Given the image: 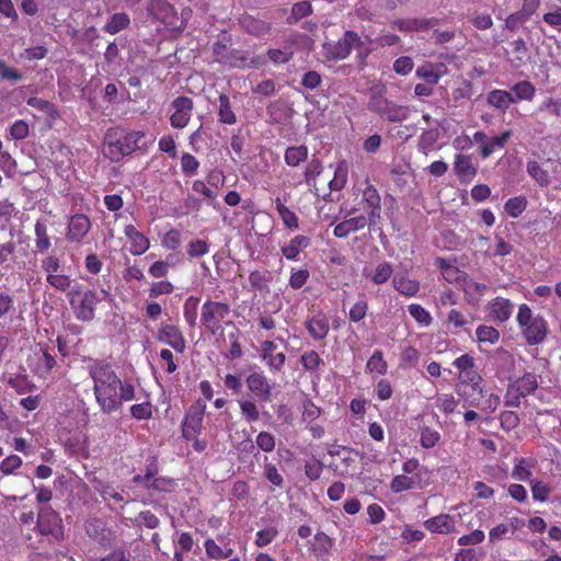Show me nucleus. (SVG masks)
Listing matches in <instances>:
<instances>
[{"label":"nucleus","instance_id":"24","mask_svg":"<svg viewBox=\"0 0 561 561\" xmlns=\"http://www.w3.org/2000/svg\"><path fill=\"white\" fill-rule=\"evenodd\" d=\"M514 305L510 299L496 297L488 305L490 317L500 323L506 322L513 313Z\"/></svg>","mask_w":561,"mask_h":561},{"label":"nucleus","instance_id":"43","mask_svg":"<svg viewBox=\"0 0 561 561\" xmlns=\"http://www.w3.org/2000/svg\"><path fill=\"white\" fill-rule=\"evenodd\" d=\"M512 91L514 92L515 103L518 101H533L536 95L535 85L528 80H522L516 82L512 87Z\"/></svg>","mask_w":561,"mask_h":561},{"label":"nucleus","instance_id":"63","mask_svg":"<svg viewBox=\"0 0 561 561\" xmlns=\"http://www.w3.org/2000/svg\"><path fill=\"white\" fill-rule=\"evenodd\" d=\"M392 274L393 268L391 263L382 262L377 265L374 274L371 275V280L377 285H381L388 282Z\"/></svg>","mask_w":561,"mask_h":561},{"label":"nucleus","instance_id":"15","mask_svg":"<svg viewBox=\"0 0 561 561\" xmlns=\"http://www.w3.org/2000/svg\"><path fill=\"white\" fill-rule=\"evenodd\" d=\"M91 220L84 214H75L69 218L66 238L69 242L81 243L91 230Z\"/></svg>","mask_w":561,"mask_h":561},{"label":"nucleus","instance_id":"51","mask_svg":"<svg viewBox=\"0 0 561 561\" xmlns=\"http://www.w3.org/2000/svg\"><path fill=\"white\" fill-rule=\"evenodd\" d=\"M198 304V297L190 296L188 298H186L183 306L184 319L186 323L192 328L196 325Z\"/></svg>","mask_w":561,"mask_h":561},{"label":"nucleus","instance_id":"7","mask_svg":"<svg viewBox=\"0 0 561 561\" xmlns=\"http://www.w3.org/2000/svg\"><path fill=\"white\" fill-rule=\"evenodd\" d=\"M35 528L38 535L49 543H58L64 539L65 529L60 515L50 507H43L37 514Z\"/></svg>","mask_w":561,"mask_h":561},{"label":"nucleus","instance_id":"25","mask_svg":"<svg viewBox=\"0 0 561 561\" xmlns=\"http://www.w3.org/2000/svg\"><path fill=\"white\" fill-rule=\"evenodd\" d=\"M424 527L433 534L448 535L455 531L456 522L449 514H439L426 519Z\"/></svg>","mask_w":561,"mask_h":561},{"label":"nucleus","instance_id":"33","mask_svg":"<svg viewBox=\"0 0 561 561\" xmlns=\"http://www.w3.org/2000/svg\"><path fill=\"white\" fill-rule=\"evenodd\" d=\"M435 266L440 270L443 277L448 283H456L459 286H461L462 276H467V273L460 271L458 267L454 266L449 261H447L444 257H436Z\"/></svg>","mask_w":561,"mask_h":561},{"label":"nucleus","instance_id":"48","mask_svg":"<svg viewBox=\"0 0 561 561\" xmlns=\"http://www.w3.org/2000/svg\"><path fill=\"white\" fill-rule=\"evenodd\" d=\"M527 173L540 186L549 184V174L538 161L531 160L527 162Z\"/></svg>","mask_w":561,"mask_h":561},{"label":"nucleus","instance_id":"39","mask_svg":"<svg viewBox=\"0 0 561 561\" xmlns=\"http://www.w3.org/2000/svg\"><path fill=\"white\" fill-rule=\"evenodd\" d=\"M347 174L348 168L346 162H341L336 165L333 178L330 179V176L327 175L323 179V183L328 184L331 191H340L346 184Z\"/></svg>","mask_w":561,"mask_h":561},{"label":"nucleus","instance_id":"44","mask_svg":"<svg viewBox=\"0 0 561 561\" xmlns=\"http://www.w3.org/2000/svg\"><path fill=\"white\" fill-rule=\"evenodd\" d=\"M276 210L284 224V226L290 230H295L299 227V220L297 215L290 210L279 197L275 199Z\"/></svg>","mask_w":561,"mask_h":561},{"label":"nucleus","instance_id":"14","mask_svg":"<svg viewBox=\"0 0 561 561\" xmlns=\"http://www.w3.org/2000/svg\"><path fill=\"white\" fill-rule=\"evenodd\" d=\"M245 383L250 392L263 403L272 399V386L262 370L253 371L248 375Z\"/></svg>","mask_w":561,"mask_h":561},{"label":"nucleus","instance_id":"26","mask_svg":"<svg viewBox=\"0 0 561 561\" xmlns=\"http://www.w3.org/2000/svg\"><path fill=\"white\" fill-rule=\"evenodd\" d=\"M363 210L371 220L375 217H379L380 214V196L377 190L373 185H367L363 191Z\"/></svg>","mask_w":561,"mask_h":561},{"label":"nucleus","instance_id":"46","mask_svg":"<svg viewBox=\"0 0 561 561\" xmlns=\"http://www.w3.org/2000/svg\"><path fill=\"white\" fill-rule=\"evenodd\" d=\"M238 404H239L242 417L248 423H255V422L260 421L261 413H260L259 407L255 401L250 400V399H240V400H238Z\"/></svg>","mask_w":561,"mask_h":561},{"label":"nucleus","instance_id":"18","mask_svg":"<svg viewBox=\"0 0 561 561\" xmlns=\"http://www.w3.org/2000/svg\"><path fill=\"white\" fill-rule=\"evenodd\" d=\"M306 548L310 556L323 559L334 547V539L324 531L318 530L311 539L306 541Z\"/></svg>","mask_w":561,"mask_h":561},{"label":"nucleus","instance_id":"30","mask_svg":"<svg viewBox=\"0 0 561 561\" xmlns=\"http://www.w3.org/2000/svg\"><path fill=\"white\" fill-rule=\"evenodd\" d=\"M242 28L256 37H262L271 33L272 26L271 23L254 18L252 15H245L240 20Z\"/></svg>","mask_w":561,"mask_h":561},{"label":"nucleus","instance_id":"61","mask_svg":"<svg viewBox=\"0 0 561 561\" xmlns=\"http://www.w3.org/2000/svg\"><path fill=\"white\" fill-rule=\"evenodd\" d=\"M310 278V272L307 268H291L288 284L289 286L298 290L302 288Z\"/></svg>","mask_w":561,"mask_h":561},{"label":"nucleus","instance_id":"55","mask_svg":"<svg viewBox=\"0 0 561 561\" xmlns=\"http://www.w3.org/2000/svg\"><path fill=\"white\" fill-rule=\"evenodd\" d=\"M408 310L411 317L422 327H428L433 321L431 313L419 304H411Z\"/></svg>","mask_w":561,"mask_h":561},{"label":"nucleus","instance_id":"47","mask_svg":"<svg viewBox=\"0 0 561 561\" xmlns=\"http://www.w3.org/2000/svg\"><path fill=\"white\" fill-rule=\"evenodd\" d=\"M204 547L206 556L213 560L228 559L233 553V549L229 548L224 550L220 546L216 543V541L213 538H207L204 541Z\"/></svg>","mask_w":561,"mask_h":561},{"label":"nucleus","instance_id":"35","mask_svg":"<svg viewBox=\"0 0 561 561\" xmlns=\"http://www.w3.org/2000/svg\"><path fill=\"white\" fill-rule=\"evenodd\" d=\"M34 244L39 253H45L51 248V239L45 221L37 220L34 226Z\"/></svg>","mask_w":561,"mask_h":561},{"label":"nucleus","instance_id":"16","mask_svg":"<svg viewBox=\"0 0 561 561\" xmlns=\"http://www.w3.org/2000/svg\"><path fill=\"white\" fill-rule=\"evenodd\" d=\"M277 348L275 342L271 340L263 341L261 343L260 356L266 364L271 373H280L286 363V355L283 352L274 353Z\"/></svg>","mask_w":561,"mask_h":561},{"label":"nucleus","instance_id":"58","mask_svg":"<svg viewBox=\"0 0 561 561\" xmlns=\"http://www.w3.org/2000/svg\"><path fill=\"white\" fill-rule=\"evenodd\" d=\"M149 297L156 299L162 295H170L174 291V285L168 279L152 282L149 287Z\"/></svg>","mask_w":561,"mask_h":561},{"label":"nucleus","instance_id":"29","mask_svg":"<svg viewBox=\"0 0 561 561\" xmlns=\"http://www.w3.org/2000/svg\"><path fill=\"white\" fill-rule=\"evenodd\" d=\"M392 286L400 295L405 297L416 296L421 288L417 279L410 278L405 274H396L392 277Z\"/></svg>","mask_w":561,"mask_h":561},{"label":"nucleus","instance_id":"40","mask_svg":"<svg viewBox=\"0 0 561 561\" xmlns=\"http://www.w3.org/2000/svg\"><path fill=\"white\" fill-rule=\"evenodd\" d=\"M535 466V461L531 458H520L512 470V477L519 481L530 482L533 479L531 469Z\"/></svg>","mask_w":561,"mask_h":561},{"label":"nucleus","instance_id":"38","mask_svg":"<svg viewBox=\"0 0 561 561\" xmlns=\"http://www.w3.org/2000/svg\"><path fill=\"white\" fill-rule=\"evenodd\" d=\"M218 121L225 125H233L237 123V116L232 110L230 99L227 94H220L218 98Z\"/></svg>","mask_w":561,"mask_h":561},{"label":"nucleus","instance_id":"10","mask_svg":"<svg viewBox=\"0 0 561 561\" xmlns=\"http://www.w3.org/2000/svg\"><path fill=\"white\" fill-rule=\"evenodd\" d=\"M206 403L202 399L196 400L186 411L182 423V436L191 440L198 436L203 428Z\"/></svg>","mask_w":561,"mask_h":561},{"label":"nucleus","instance_id":"11","mask_svg":"<svg viewBox=\"0 0 561 561\" xmlns=\"http://www.w3.org/2000/svg\"><path fill=\"white\" fill-rule=\"evenodd\" d=\"M170 125L175 129H183L191 122L194 102L185 95L176 96L170 104Z\"/></svg>","mask_w":561,"mask_h":561},{"label":"nucleus","instance_id":"54","mask_svg":"<svg viewBox=\"0 0 561 561\" xmlns=\"http://www.w3.org/2000/svg\"><path fill=\"white\" fill-rule=\"evenodd\" d=\"M477 339L480 343L495 344L500 340V332L491 325H479L476 330Z\"/></svg>","mask_w":561,"mask_h":561},{"label":"nucleus","instance_id":"34","mask_svg":"<svg viewBox=\"0 0 561 561\" xmlns=\"http://www.w3.org/2000/svg\"><path fill=\"white\" fill-rule=\"evenodd\" d=\"M306 327L314 340H322L329 332V320L325 314L319 312L307 321Z\"/></svg>","mask_w":561,"mask_h":561},{"label":"nucleus","instance_id":"5","mask_svg":"<svg viewBox=\"0 0 561 561\" xmlns=\"http://www.w3.org/2000/svg\"><path fill=\"white\" fill-rule=\"evenodd\" d=\"M516 321L528 345L541 344L547 339L549 332L547 320L542 316H534L528 305L518 306Z\"/></svg>","mask_w":561,"mask_h":561},{"label":"nucleus","instance_id":"17","mask_svg":"<svg viewBox=\"0 0 561 561\" xmlns=\"http://www.w3.org/2000/svg\"><path fill=\"white\" fill-rule=\"evenodd\" d=\"M448 73V68L444 62L425 61L415 70L417 79L423 80L424 83L436 85L439 80Z\"/></svg>","mask_w":561,"mask_h":561},{"label":"nucleus","instance_id":"32","mask_svg":"<svg viewBox=\"0 0 561 561\" xmlns=\"http://www.w3.org/2000/svg\"><path fill=\"white\" fill-rule=\"evenodd\" d=\"M486 103L496 110L506 112L511 104L515 103V99L514 95L506 90L494 89L488 93Z\"/></svg>","mask_w":561,"mask_h":561},{"label":"nucleus","instance_id":"59","mask_svg":"<svg viewBox=\"0 0 561 561\" xmlns=\"http://www.w3.org/2000/svg\"><path fill=\"white\" fill-rule=\"evenodd\" d=\"M367 369L370 373H378L385 375L388 369V364L383 358L381 351H375L366 364Z\"/></svg>","mask_w":561,"mask_h":561},{"label":"nucleus","instance_id":"23","mask_svg":"<svg viewBox=\"0 0 561 561\" xmlns=\"http://www.w3.org/2000/svg\"><path fill=\"white\" fill-rule=\"evenodd\" d=\"M454 170L460 182H471L478 173L477 167L472 162L469 154H456L454 161Z\"/></svg>","mask_w":561,"mask_h":561},{"label":"nucleus","instance_id":"31","mask_svg":"<svg viewBox=\"0 0 561 561\" xmlns=\"http://www.w3.org/2000/svg\"><path fill=\"white\" fill-rule=\"evenodd\" d=\"M310 245V239L306 236L298 234L290 239V241L280 248L283 256L288 261H298L299 254L302 249Z\"/></svg>","mask_w":561,"mask_h":561},{"label":"nucleus","instance_id":"37","mask_svg":"<svg viewBox=\"0 0 561 561\" xmlns=\"http://www.w3.org/2000/svg\"><path fill=\"white\" fill-rule=\"evenodd\" d=\"M309 154L308 147L305 145L291 146L285 150L284 160L288 167H298L307 161Z\"/></svg>","mask_w":561,"mask_h":561},{"label":"nucleus","instance_id":"28","mask_svg":"<svg viewBox=\"0 0 561 561\" xmlns=\"http://www.w3.org/2000/svg\"><path fill=\"white\" fill-rule=\"evenodd\" d=\"M460 287L469 304L478 302L489 290L488 285L476 282L468 274L467 276H462V284Z\"/></svg>","mask_w":561,"mask_h":561},{"label":"nucleus","instance_id":"53","mask_svg":"<svg viewBox=\"0 0 561 561\" xmlns=\"http://www.w3.org/2000/svg\"><path fill=\"white\" fill-rule=\"evenodd\" d=\"M435 407L445 415H449L456 411L458 400L451 393H442L437 396Z\"/></svg>","mask_w":561,"mask_h":561},{"label":"nucleus","instance_id":"62","mask_svg":"<svg viewBox=\"0 0 561 561\" xmlns=\"http://www.w3.org/2000/svg\"><path fill=\"white\" fill-rule=\"evenodd\" d=\"M255 444L259 450L272 453L276 446V438L272 433L262 431L256 435Z\"/></svg>","mask_w":561,"mask_h":561},{"label":"nucleus","instance_id":"57","mask_svg":"<svg viewBox=\"0 0 561 561\" xmlns=\"http://www.w3.org/2000/svg\"><path fill=\"white\" fill-rule=\"evenodd\" d=\"M300 363L307 371L314 373L323 364V359L316 351L311 350L300 356Z\"/></svg>","mask_w":561,"mask_h":561},{"label":"nucleus","instance_id":"36","mask_svg":"<svg viewBox=\"0 0 561 561\" xmlns=\"http://www.w3.org/2000/svg\"><path fill=\"white\" fill-rule=\"evenodd\" d=\"M512 136L511 130L503 131L500 136L490 138L480 147L482 158H489L496 149H503Z\"/></svg>","mask_w":561,"mask_h":561},{"label":"nucleus","instance_id":"13","mask_svg":"<svg viewBox=\"0 0 561 561\" xmlns=\"http://www.w3.org/2000/svg\"><path fill=\"white\" fill-rule=\"evenodd\" d=\"M156 339L172 347L176 353H183L186 348V340L181 328L170 322L160 323Z\"/></svg>","mask_w":561,"mask_h":561},{"label":"nucleus","instance_id":"27","mask_svg":"<svg viewBox=\"0 0 561 561\" xmlns=\"http://www.w3.org/2000/svg\"><path fill=\"white\" fill-rule=\"evenodd\" d=\"M325 176L327 175L324 174V169H323L322 162L319 159L313 158L307 163L305 171H304V178H305L306 184L309 187H312L316 191H318L319 182L321 184H324L323 179Z\"/></svg>","mask_w":561,"mask_h":561},{"label":"nucleus","instance_id":"1","mask_svg":"<svg viewBox=\"0 0 561 561\" xmlns=\"http://www.w3.org/2000/svg\"><path fill=\"white\" fill-rule=\"evenodd\" d=\"M88 373L93 380L95 401L103 414L117 412L124 402L136 398L134 385L123 381L111 363L104 359H93L88 365Z\"/></svg>","mask_w":561,"mask_h":561},{"label":"nucleus","instance_id":"50","mask_svg":"<svg viewBox=\"0 0 561 561\" xmlns=\"http://www.w3.org/2000/svg\"><path fill=\"white\" fill-rule=\"evenodd\" d=\"M531 495L533 499L537 502H547L549 495L552 491L550 484L543 482L542 480L533 479L530 482Z\"/></svg>","mask_w":561,"mask_h":561},{"label":"nucleus","instance_id":"9","mask_svg":"<svg viewBox=\"0 0 561 561\" xmlns=\"http://www.w3.org/2000/svg\"><path fill=\"white\" fill-rule=\"evenodd\" d=\"M28 365L38 378L46 379L57 365L54 348L48 345L37 344L28 358Z\"/></svg>","mask_w":561,"mask_h":561},{"label":"nucleus","instance_id":"20","mask_svg":"<svg viewBox=\"0 0 561 561\" xmlns=\"http://www.w3.org/2000/svg\"><path fill=\"white\" fill-rule=\"evenodd\" d=\"M439 23L436 18H408L400 19L393 22V26L401 32H426Z\"/></svg>","mask_w":561,"mask_h":561},{"label":"nucleus","instance_id":"22","mask_svg":"<svg viewBox=\"0 0 561 561\" xmlns=\"http://www.w3.org/2000/svg\"><path fill=\"white\" fill-rule=\"evenodd\" d=\"M351 53V31H345L344 37L336 43L323 44V55L331 60L343 59Z\"/></svg>","mask_w":561,"mask_h":561},{"label":"nucleus","instance_id":"56","mask_svg":"<svg viewBox=\"0 0 561 561\" xmlns=\"http://www.w3.org/2000/svg\"><path fill=\"white\" fill-rule=\"evenodd\" d=\"M175 486V480L167 477H157L150 483L145 484V489L158 492H172Z\"/></svg>","mask_w":561,"mask_h":561},{"label":"nucleus","instance_id":"8","mask_svg":"<svg viewBox=\"0 0 561 561\" xmlns=\"http://www.w3.org/2000/svg\"><path fill=\"white\" fill-rule=\"evenodd\" d=\"M538 388L537 375L534 373H525L508 386L505 394L504 405L510 408H518L520 399L533 394Z\"/></svg>","mask_w":561,"mask_h":561},{"label":"nucleus","instance_id":"21","mask_svg":"<svg viewBox=\"0 0 561 561\" xmlns=\"http://www.w3.org/2000/svg\"><path fill=\"white\" fill-rule=\"evenodd\" d=\"M124 234L128 239L130 247L129 252L134 256L145 254L150 248V240L134 225H126L124 227Z\"/></svg>","mask_w":561,"mask_h":561},{"label":"nucleus","instance_id":"52","mask_svg":"<svg viewBox=\"0 0 561 561\" xmlns=\"http://www.w3.org/2000/svg\"><path fill=\"white\" fill-rule=\"evenodd\" d=\"M263 474L275 488L282 489L284 486V478L278 472L276 466L268 461V458L264 457Z\"/></svg>","mask_w":561,"mask_h":561},{"label":"nucleus","instance_id":"41","mask_svg":"<svg viewBox=\"0 0 561 561\" xmlns=\"http://www.w3.org/2000/svg\"><path fill=\"white\" fill-rule=\"evenodd\" d=\"M380 116L392 123L402 122L409 117V108L388 101Z\"/></svg>","mask_w":561,"mask_h":561},{"label":"nucleus","instance_id":"60","mask_svg":"<svg viewBox=\"0 0 561 561\" xmlns=\"http://www.w3.org/2000/svg\"><path fill=\"white\" fill-rule=\"evenodd\" d=\"M199 161L191 153L184 152L181 157V170L185 176L192 178L197 174Z\"/></svg>","mask_w":561,"mask_h":561},{"label":"nucleus","instance_id":"6","mask_svg":"<svg viewBox=\"0 0 561 561\" xmlns=\"http://www.w3.org/2000/svg\"><path fill=\"white\" fill-rule=\"evenodd\" d=\"M231 307L228 302L207 299L201 310V325L210 335L221 334L225 325L232 324L229 320Z\"/></svg>","mask_w":561,"mask_h":561},{"label":"nucleus","instance_id":"12","mask_svg":"<svg viewBox=\"0 0 561 561\" xmlns=\"http://www.w3.org/2000/svg\"><path fill=\"white\" fill-rule=\"evenodd\" d=\"M101 302V298L93 289H87L82 293L81 298L72 299L71 307L78 320L87 322L94 319L95 308Z\"/></svg>","mask_w":561,"mask_h":561},{"label":"nucleus","instance_id":"2","mask_svg":"<svg viewBox=\"0 0 561 561\" xmlns=\"http://www.w3.org/2000/svg\"><path fill=\"white\" fill-rule=\"evenodd\" d=\"M453 366L458 370L457 394L465 404L479 408L481 398L485 394V386L477 369L476 358L466 353L457 357Z\"/></svg>","mask_w":561,"mask_h":561},{"label":"nucleus","instance_id":"64","mask_svg":"<svg viewBox=\"0 0 561 561\" xmlns=\"http://www.w3.org/2000/svg\"><path fill=\"white\" fill-rule=\"evenodd\" d=\"M46 282L58 291H67L71 286V278L69 275L56 273L46 276Z\"/></svg>","mask_w":561,"mask_h":561},{"label":"nucleus","instance_id":"42","mask_svg":"<svg viewBox=\"0 0 561 561\" xmlns=\"http://www.w3.org/2000/svg\"><path fill=\"white\" fill-rule=\"evenodd\" d=\"M130 24V19L127 13L119 12L114 13L108 22L104 25L103 31L111 35L117 34L121 31L127 28Z\"/></svg>","mask_w":561,"mask_h":561},{"label":"nucleus","instance_id":"3","mask_svg":"<svg viewBox=\"0 0 561 561\" xmlns=\"http://www.w3.org/2000/svg\"><path fill=\"white\" fill-rule=\"evenodd\" d=\"M232 37L222 32L211 46L214 61L228 68L251 69L266 64L263 56L251 54L249 50L232 48Z\"/></svg>","mask_w":561,"mask_h":561},{"label":"nucleus","instance_id":"19","mask_svg":"<svg viewBox=\"0 0 561 561\" xmlns=\"http://www.w3.org/2000/svg\"><path fill=\"white\" fill-rule=\"evenodd\" d=\"M147 13L152 20L165 25L172 24L176 14L173 5L167 0H150L147 4Z\"/></svg>","mask_w":561,"mask_h":561},{"label":"nucleus","instance_id":"49","mask_svg":"<svg viewBox=\"0 0 561 561\" xmlns=\"http://www.w3.org/2000/svg\"><path fill=\"white\" fill-rule=\"evenodd\" d=\"M527 199L525 196H516L508 198L504 204V209L512 218H517L527 208Z\"/></svg>","mask_w":561,"mask_h":561},{"label":"nucleus","instance_id":"4","mask_svg":"<svg viewBox=\"0 0 561 561\" xmlns=\"http://www.w3.org/2000/svg\"><path fill=\"white\" fill-rule=\"evenodd\" d=\"M146 133L142 130L126 131L121 128L110 129L104 138L103 154L112 162H119L135 151H146Z\"/></svg>","mask_w":561,"mask_h":561},{"label":"nucleus","instance_id":"45","mask_svg":"<svg viewBox=\"0 0 561 561\" xmlns=\"http://www.w3.org/2000/svg\"><path fill=\"white\" fill-rule=\"evenodd\" d=\"M85 531L88 536L96 541L104 543L107 538V534L110 533L104 523L99 518H92L85 524Z\"/></svg>","mask_w":561,"mask_h":561}]
</instances>
